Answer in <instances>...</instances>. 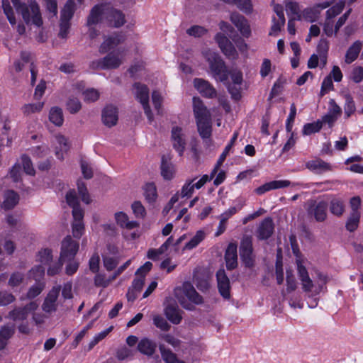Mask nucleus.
I'll return each mask as SVG.
<instances>
[{
	"instance_id": "obj_1",
	"label": "nucleus",
	"mask_w": 363,
	"mask_h": 363,
	"mask_svg": "<svg viewBox=\"0 0 363 363\" xmlns=\"http://www.w3.org/2000/svg\"><path fill=\"white\" fill-rule=\"evenodd\" d=\"M299 279L301 281L302 288L306 292H311L317 295L323 290L327 282V277L318 271H315L309 276L307 270L302 265H298Z\"/></svg>"
},
{
	"instance_id": "obj_2",
	"label": "nucleus",
	"mask_w": 363,
	"mask_h": 363,
	"mask_svg": "<svg viewBox=\"0 0 363 363\" xmlns=\"http://www.w3.org/2000/svg\"><path fill=\"white\" fill-rule=\"evenodd\" d=\"M61 286H53L45 295L41 305L42 311L48 315L56 313H65L70 307L65 303L60 298Z\"/></svg>"
},
{
	"instance_id": "obj_3",
	"label": "nucleus",
	"mask_w": 363,
	"mask_h": 363,
	"mask_svg": "<svg viewBox=\"0 0 363 363\" xmlns=\"http://www.w3.org/2000/svg\"><path fill=\"white\" fill-rule=\"evenodd\" d=\"M179 304H182V288L177 286L173 295L167 298L164 302V313L173 324H179L182 320Z\"/></svg>"
},
{
	"instance_id": "obj_4",
	"label": "nucleus",
	"mask_w": 363,
	"mask_h": 363,
	"mask_svg": "<svg viewBox=\"0 0 363 363\" xmlns=\"http://www.w3.org/2000/svg\"><path fill=\"white\" fill-rule=\"evenodd\" d=\"M17 12L22 15L26 24H33L37 27L43 25V19L38 4L34 0H25L23 4L18 7Z\"/></svg>"
},
{
	"instance_id": "obj_5",
	"label": "nucleus",
	"mask_w": 363,
	"mask_h": 363,
	"mask_svg": "<svg viewBox=\"0 0 363 363\" xmlns=\"http://www.w3.org/2000/svg\"><path fill=\"white\" fill-rule=\"evenodd\" d=\"M152 264L150 262H146L143 266L138 269L135 272L137 276L132 282L131 286L128 289L126 294L128 301H133L138 296V294L141 291L147 274L152 269Z\"/></svg>"
},
{
	"instance_id": "obj_6",
	"label": "nucleus",
	"mask_w": 363,
	"mask_h": 363,
	"mask_svg": "<svg viewBox=\"0 0 363 363\" xmlns=\"http://www.w3.org/2000/svg\"><path fill=\"white\" fill-rule=\"evenodd\" d=\"M205 57L209 63V67L213 77L216 80L225 82L228 79V74L223 60L216 52L208 50Z\"/></svg>"
},
{
	"instance_id": "obj_7",
	"label": "nucleus",
	"mask_w": 363,
	"mask_h": 363,
	"mask_svg": "<svg viewBox=\"0 0 363 363\" xmlns=\"http://www.w3.org/2000/svg\"><path fill=\"white\" fill-rule=\"evenodd\" d=\"M124 56L123 50L111 52L103 59L92 62L91 66L97 69H115L123 63Z\"/></svg>"
},
{
	"instance_id": "obj_8",
	"label": "nucleus",
	"mask_w": 363,
	"mask_h": 363,
	"mask_svg": "<svg viewBox=\"0 0 363 363\" xmlns=\"http://www.w3.org/2000/svg\"><path fill=\"white\" fill-rule=\"evenodd\" d=\"M182 237L174 241L171 236L158 249H150L147 256L149 259L155 260L159 258L160 255L165 252H168L169 255L178 253Z\"/></svg>"
},
{
	"instance_id": "obj_9",
	"label": "nucleus",
	"mask_w": 363,
	"mask_h": 363,
	"mask_svg": "<svg viewBox=\"0 0 363 363\" xmlns=\"http://www.w3.org/2000/svg\"><path fill=\"white\" fill-rule=\"evenodd\" d=\"M345 3L344 1H339L334 6L327 10L325 19L323 23V32L330 37L335 34V21L334 18L339 15L344 9Z\"/></svg>"
},
{
	"instance_id": "obj_10",
	"label": "nucleus",
	"mask_w": 363,
	"mask_h": 363,
	"mask_svg": "<svg viewBox=\"0 0 363 363\" xmlns=\"http://www.w3.org/2000/svg\"><path fill=\"white\" fill-rule=\"evenodd\" d=\"M203 298L189 283L183 284V308L193 310L195 305L202 304Z\"/></svg>"
},
{
	"instance_id": "obj_11",
	"label": "nucleus",
	"mask_w": 363,
	"mask_h": 363,
	"mask_svg": "<svg viewBox=\"0 0 363 363\" xmlns=\"http://www.w3.org/2000/svg\"><path fill=\"white\" fill-rule=\"evenodd\" d=\"M133 89L136 99L142 104L149 121L152 122L153 115L149 106V89L147 86L140 83H135Z\"/></svg>"
},
{
	"instance_id": "obj_12",
	"label": "nucleus",
	"mask_w": 363,
	"mask_h": 363,
	"mask_svg": "<svg viewBox=\"0 0 363 363\" xmlns=\"http://www.w3.org/2000/svg\"><path fill=\"white\" fill-rule=\"evenodd\" d=\"M79 247V244L74 240L70 235L66 236L61 242L60 247V260L69 261L74 258Z\"/></svg>"
},
{
	"instance_id": "obj_13",
	"label": "nucleus",
	"mask_w": 363,
	"mask_h": 363,
	"mask_svg": "<svg viewBox=\"0 0 363 363\" xmlns=\"http://www.w3.org/2000/svg\"><path fill=\"white\" fill-rule=\"evenodd\" d=\"M240 254L247 267H250L253 266L254 256L252 254V238L251 236H243L240 242Z\"/></svg>"
},
{
	"instance_id": "obj_14",
	"label": "nucleus",
	"mask_w": 363,
	"mask_h": 363,
	"mask_svg": "<svg viewBox=\"0 0 363 363\" xmlns=\"http://www.w3.org/2000/svg\"><path fill=\"white\" fill-rule=\"evenodd\" d=\"M38 308V304L36 301H30L23 308H16L11 311L8 315V318L13 321L24 320L28 314L35 312Z\"/></svg>"
},
{
	"instance_id": "obj_15",
	"label": "nucleus",
	"mask_w": 363,
	"mask_h": 363,
	"mask_svg": "<svg viewBox=\"0 0 363 363\" xmlns=\"http://www.w3.org/2000/svg\"><path fill=\"white\" fill-rule=\"evenodd\" d=\"M331 4L330 1H324L304 9L301 12V20L303 19L311 23L316 21L319 18L321 11L328 8Z\"/></svg>"
},
{
	"instance_id": "obj_16",
	"label": "nucleus",
	"mask_w": 363,
	"mask_h": 363,
	"mask_svg": "<svg viewBox=\"0 0 363 363\" xmlns=\"http://www.w3.org/2000/svg\"><path fill=\"white\" fill-rule=\"evenodd\" d=\"M193 84L194 88L203 97L208 99H214L217 96L216 89L207 80L201 78H196L194 79Z\"/></svg>"
},
{
	"instance_id": "obj_17",
	"label": "nucleus",
	"mask_w": 363,
	"mask_h": 363,
	"mask_svg": "<svg viewBox=\"0 0 363 363\" xmlns=\"http://www.w3.org/2000/svg\"><path fill=\"white\" fill-rule=\"evenodd\" d=\"M328 204L325 201H311L308 213L313 216L316 221L323 222L327 218Z\"/></svg>"
},
{
	"instance_id": "obj_18",
	"label": "nucleus",
	"mask_w": 363,
	"mask_h": 363,
	"mask_svg": "<svg viewBox=\"0 0 363 363\" xmlns=\"http://www.w3.org/2000/svg\"><path fill=\"white\" fill-rule=\"evenodd\" d=\"M216 40L223 54L228 58L235 60L238 57V53L232 43L224 35L218 33L216 36Z\"/></svg>"
},
{
	"instance_id": "obj_19",
	"label": "nucleus",
	"mask_w": 363,
	"mask_h": 363,
	"mask_svg": "<svg viewBox=\"0 0 363 363\" xmlns=\"http://www.w3.org/2000/svg\"><path fill=\"white\" fill-rule=\"evenodd\" d=\"M53 145L57 158L61 160H63L65 155L69 151L70 147L68 139L62 134H57L55 136Z\"/></svg>"
},
{
	"instance_id": "obj_20",
	"label": "nucleus",
	"mask_w": 363,
	"mask_h": 363,
	"mask_svg": "<svg viewBox=\"0 0 363 363\" xmlns=\"http://www.w3.org/2000/svg\"><path fill=\"white\" fill-rule=\"evenodd\" d=\"M274 230V225L271 218H264L259 224L256 236L259 240H267L271 237Z\"/></svg>"
},
{
	"instance_id": "obj_21",
	"label": "nucleus",
	"mask_w": 363,
	"mask_h": 363,
	"mask_svg": "<svg viewBox=\"0 0 363 363\" xmlns=\"http://www.w3.org/2000/svg\"><path fill=\"white\" fill-rule=\"evenodd\" d=\"M107 10L108 5L106 4H101L94 6L87 18V26L91 27L97 24L100 22L103 16L106 18Z\"/></svg>"
},
{
	"instance_id": "obj_22",
	"label": "nucleus",
	"mask_w": 363,
	"mask_h": 363,
	"mask_svg": "<svg viewBox=\"0 0 363 363\" xmlns=\"http://www.w3.org/2000/svg\"><path fill=\"white\" fill-rule=\"evenodd\" d=\"M306 167L310 171L317 174H322L327 172L333 171V166L320 158H315L308 161Z\"/></svg>"
},
{
	"instance_id": "obj_23",
	"label": "nucleus",
	"mask_w": 363,
	"mask_h": 363,
	"mask_svg": "<svg viewBox=\"0 0 363 363\" xmlns=\"http://www.w3.org/2000/svg\"><path fill=\"white\" fill-rule=\"evenodd\" d=\"M193 109L196 121L211 118V114L199 97L193 98Z\"/></svg>"
},
{
	"instance_id": "obj_24",
	"label": "nucleus",
	"mask_w": 363,
	"mask_h": 363,
	"mask_svg": "<svg viewBox=\"0 0 363 363\" xmlns=\"http://www.w3.org/2000/svg\"><path fill=\"white\" fill-rule=\"evenodd\" d=\"M216 277L220 294L225 298H230V280L225 270L219 269L216 273Z\"/></svg>"
},
{
	"instance_id": "obj_25",
	"label": "nucleus",
	"mask_w": 363,
	"mask_h": 363,
	"mask_svg": "<svg viewBox=\"0 0 363 363\" xmlns=\"http://www.w3.org/2000/svg\"><path fill=\"white\" fill-rule=\"evenodd\" d=\"M230 74L233 84H230L228 89L232 96L235 99H238L240 97V94L237 86H240L242 82V74L238 69L230 71Z\"/></svg>"
},
{
	"instance_id": "obj_26",
	"label": "nucleus",
	"mask_w": 363,
	"mask_h": 363,
	"mask_svg": "<svg viewBox=\"0 0 363 363\" xmlns=\"http://www.w3.org/2000/svg\"><path fill=\"white\" fill-rule=\"evenodd\" d=\"M102 121L104 124L108 127H112L115 125L118 121V110L112 106H106L102 111Z\"/></svg>"
},
{
	"instance_id": "obj_27",
	"label": "nucleus",
	"mask_w": 363,
	"mask_h": 363,
	"mask_svg": "<svg viewBox=\"0 0 363 363\" xmlns=\"http://www.w3.org/2000/svg\"><path fill=\"white\" fill-rule=\"evenodd\" d=\"M73 223H72V235L77 238L79 239L84 231V225L83 223L84 213L79 210H74L73 212Z\"/></svg>"
},
{
	"instance_id": "obj_28",
	"label": "nucleus",
	"mask_w": 363,
	"mask_h": 363,
	"mask_svg": "<svg viewBox=\"0 0 363 363\" xmlns=\"http://www.w3.org/2000/svg\"><path fill=\"white\" fill-rule=\"evenodd\" d=\"M106 19L109 23L116 28L122 26L125 23V16L122 11L108 6Z\"/></svg>"
},
{
	"instance_id": "obj_29",
	"label": "nucleus",
	"mask_w": 363,
	"mask_h": 363,
	"mask_svg": "<svg viewBox=\"0 0 363 363\" xmlns=\"http://www.w3.org/2000/svg\"><path fill=\"white\" fill-rule=\"evenodd\" d=\"M291 182L289 180H275L264 184L255 189V192L258 195H262L267 191L274 189L285 188L290 186Z\"/></svg>"
},
{
	"instance_id": "obj_30",
	"label": "nucleus",
	"mask_w": 363,
	"mask_h": 363,
	"mask_svg": "<svg viewBox=\"0 0 363 363\" xmlns=\"http://www.w3.org/2000/svg\"><path fill=\"white\" fill-rule=\"evenodd\" d=\"M225 259L228 269H233L238 266L237 245L230 243L226 249Z\"/></svg>"
},
{
	"instance_id": "obj_31",
	"label": "nucleus",
	"mask_w": 363,
	"mask_h": 363,
	"mask_svg": "<svg viewBox=\"0 0 363 363\" xmlns=\"http://www.w3.org/2000/svg\"><path fill=\"white\" fill-rule=\"evenodd\" d=\"M123 35L118 33H115L106 38L99 48L101 53H105L108 50L114 48L118 45L123 41Z\"/></svg>"
},
{
	"instance_id": "obj_32",
	"label": "nucleus",
	"mask_w": 363,
	"mask_h": 363,
	"mask_svg": "<svg viewBox=\"0 0 363 363\" xmlns=\"http://www.w3.org/2000/svg\"><path fill=\"white\" fill-rule=\"evenodd\" d=\"M15 333L13 325H5L0 328V351L4 350Z\"/></svg>"
},
{
	"instance_id": "obj_33",
	"label": "nucleus",
	"mask_w": 363,
	"mask_h": 363,
	"mask_svg": "<svg viewBox=\"0 0 363 363\" xmlns=\"http://www.w3.org/2000/svg\"><path fill=\"white\" fill-rule=\"evenodd\" d=\"M230 21L243 35L249 36L250 34V28L247 20L242 16L239 13H232Z\"/></svg>"
},
{
	"instance_id": "obj_34",
	"label": "nucleus",
	"mask_w": 363,
	"mask_h": 363,
	"mask_svg": "<svg viewBox=\"0 0 363 363\" xmlns=\"http://www.w3.org/2000/svg\"><path fill=\"white\" fill-rule=\"evenodd\" d=\"M156 347L157 344L148 338L142 339L138 345V350L147 356L153 354Z\"/></svg>"
},
{
	"instance_id": "obj_35",
	"label": "nucleus",
	"mask_w": 363,
	"mask_h": 363,
	"mask_svg": "<svg viewBox=\"0 0 363 363\" xmlns=\"http://www.w3.org/2000/svg\"><path fill=\"white\" fill-rule=\"evenodd\" d=\"M329 208L333 215L337 217H340L345 212V206L343 200L341 199L333 198L330 201Z\"/></svg>"
},
{
	"instance_id": "obj_36",
	"label": "nucleus",
	"mask_w": 363,
	"mask_h": 363,
	"mask_svg": "<svg viewBox=\"0 0 363 363\" xmlns=\"http://www.w3.org/2000/svg\"><path fill=\"white\" fill-rule=\"evenodd\" d=\"M198 131L203 139H208L211 135V118L208 120L197 121Z\"/></svg>"
},
{
	"instance_id": "obj_37",
	"label": "nucleus",
	"mask_w": 363,
	"mask_h": 363,
	"mask_svg": "<svg viewBox=\"0 0 363 363\" xmlns=\"http://www.w3.org/2000/svg\"><path fill=\"white\" fill-rule=\"evenodd\" d=\"M19 201L18 194L13 190L7 191L4 194L2 207L5 209L13 208Z\"/></svg>"
},
{
	"instance_id": "obj_38",
	"label": "nucleus",
	"mask_w": 363,
	"mask_h": 363,
	"mask_svg": "<svg viewBox=\"0 0 363 363\" xmlns=\"http://www.w3.org/2000/svg\"><path fill=\"white\" fill-rule=\"evenodd\" d=\"M115 218L118 225L122 228H125L129 230L135 228L139 225L138 223L136 221L128 220V216L123 212L116 213L115 214Z\"/></svg>"
},
{
	"instance_id": "obj_39",
	"label": "nucleus",
	"mask_w": 363,
	"mask_h": 363,
	"mask_svg": "<svg viewBox=\"0 0 363 363\" xmlns=\"http://www.w3.org/2000/svg\"><path fill=\"white\" fill-rule=\"evenodd\" d=\"M362 49V43L360 41L354 42L347 50L345 55V62L347 64L352 63L354 61Z\"/></svg>"
},
{
	"instance_id": "obj_40",
	"label": "nucleus",
	"mask_w": 363,
	"mask_h": 363,
	"mask_svg": "<svg viewBox=\"0 0 363 363\" xmlns=\"http://www.w3.org/2000/svg\"><path fill=\"white\" fill-rule=\"evenodd\" d=\"M49 120L56 126H61L64 122V117L62 108L52 107L49 113Z\"/></svg>"
},
{
	"instance_id": "obj_41",
	"label": "nucleus",
	"mask_w": 363,
	"mask_h": 363,
	"mask_svg": "<svg viewBox=\"0 0 363 363\" xmlns=\"http://www.w3.org/2000/svg\"><path fill=\"white\" fill-rule=\"evenodd\" d=\"M75 11L74 0H68L61 11L60 20L70 21Z\"/></svg>"
},
{
	"instance_id": "obj_42",
	"label": "nucleus",
	"mask_w": 363,
	"mask_h": 363,
	"mask_svg": "<svg viewBox=\"0 0 363 363\" xmlns=\"http://www.w3.org/2000/svg\"><path fill=\"white\" fill-rule=\"evenodd\" d=\"M53 259L52 251L49 248H43L38 251L36 261L43 265L50 264Z\"/></svg>"
},
{
	"instance_id": "obj_43",
	"label": "nucleus",
	"mask_w": 363,
	"mask_h": 363,
	"mask_svg": "<svg viewBox=\"0 0 363 363\" xmlns=\"http://www.w3.org/2000/svg\"><path fill=\"white\" fill-rule=\"evenodd\" d=\"M206 234L203 230L197 231L195 235H194L191 240L187 242L184 246H183V250H191L195 248L203 240Z\"/></svg>"
},
{
	"instance_id": "obj_44",
	"label": "nucleus",
	"mask_w": 363,
	"mask_h": 363,
	"mask_svg": "<svg viewBox=\"0 0 363 363\" xmlns=\"http://www.w3.org/2000/svg\"><path fill=\"white\" fill-rule=\"evenodd\" d=\"M360 213H350L345 225L346 229L350 232H354L359 226Z\"/></svg>"
},
{
	"instance_id": "obj_45",
	"label": "nucleus",
	"mask_w": 363,
	"mask_h": 363,
	"mask_svg": "<svg viewBox=\"0 0 363 363\" xmlns=\"http://www.w3.org/2000/svg\"><path fill=\"white\" fill-rule=\"evenodd\" d=\"M152 321L154 325L162 331H169L170 330V325L167 320L160 314L152 315Z\"/></svg>"
},
{
	"instance_id": "obj_46",
	"label": "nucleus",
	"mask_w": 363,
	"mask_h": 363,
	"mask_svg": "<svg viewBox=\"0 0 363 363\" xmlns=\"http://www.w3.org/2000/svg\"><path fill=\"white\" fill-rule=\"evenodd\" d=\"M144 196L149 203L154 202L157 196V189L153 183H147L144 187Z\"/></svg>"
},
{
	"instance_id": "obj_47",
	"label": "nucleus",
	"mask_w": 363,
	"mask_h": 363,
	"mask_svg": "<svg viewBox=\"0 0 363 363\" xmlns=\"http://www.w3.org/2000/svg\"><path fill=\"white\" fill-rule=\"evenodd\" d=\"M172 139L173 146L178 152L179 155H182V129L180 128H174L172 130Z\"/></svg>"
},
{
	"instance_id": "obj_48",
	"label": "nucleus",
	"mask_w": 363,
	"mask_h": 363,
	"mask_svg": "<svg viewBox=\"0 0 363 363\" xmlns=\"http://www.w3.org/2000/svg\"><path fill=\"white\" fill-rule=\"evenodd\" d=\"M285 6L287 15L289 16H294V18H295L296 20H301V13H300L299 5L297 2L289 1L286 4Z\"/></svg>"
},
{
	"instance_id": "obj_49",
	"label": "nucleus",
	"mask_w": 363,
	"mask_h": 363,
	"mask_svg": "<svg viewBox=\"0 0 363 363\" xmlns=\"http://www.w3.org/2000/svg\"><path fill=\"white\" fill-rule=\"evenodd\" d=\"M66 201L67 204L72 208V213L74 210H79L82 213H84V211L79 206L78 199L74 190H70L67 193Z\"/></svg>"
},
{
	"instance_id": "obj_50",
	"label": "nucleus",
	"mask_w": 363,
	"mask_h": 363,
	"mask_svg": "<svg viewBox=\"0 0 363 363\" xmlns=\"http://www.w3.org/2000/svg\"><path fill=\"white\" fill-rule=\"evenodd\" d=\"M345 103L344 105V113L345 117L348 118L350 117L356 111L354 101L350 94L345 95Z\"/></svg>"
},
{
	"instance_id": "obj_51",
	"label": "nucleus",
	"mask_w": 363,
	"mask_h": 363,
	"mask_svg": "<svg viewBox=\"0 0 363 363\" xmlns=\"http://www.w3.org/2000/svg\"><path fill=\"white\" fill-rule=\"evenodd\" d=\"M323 126V121L319 120L310 123H306L303 125L302 133L303 135H309L313 133L318 132Z\"/></svg>"
},
{
	"instance_id": "obj_52",
	"label": "nucleus",
	"mask_w": 363,
	"mask_h": 363,
	"mask_svg": "<svg viewBox=\"0 0 363 363\" xmlns=\"http://www.w3.org/2000/svg\"><path fill=\"white\" fill-rule=\"evenodd\" d=\"M62 296L60 298L62 301L66 303L67 300L72 299L73 298L72 294V284L70 281L65 283L62 286H61Z\"/></svg>"
},
{
	"instance_id": "obj_53",
	"label": "nucleus",
	"mask_w": 363,
	"mask_h": 363,
	"mask_svg": "<svg viewBox=\"0 0 363 363\" xmlns=\"http://www.w3.org/2000/svg\"><path fill=\"white\" fill-rule=\"evenodd\" d=\"M44 106L43 102L26 104L22 107V111L26 115H30L36 112H40Z\"/></svg>"
},
{
	"instance_id": "obj_54",
	"label": "nucleus",
	"mask_w": 363,
	"mask_h": 363,
	"mask_svg": "<svg viewBox=\"0 0 363 363\" xmlns=\"http://www.w3.org/2000/svg\"><path fill=\"white\" fill-rule=\"evenodd\" d=\"M82 94L84 101L86 102H94L99 99L100 96L99 91L94 88L86 89Z\"/></svg>"
},
{
	"instance_id": "obj_55",
	"label": "nucleus",
	"mask_w": 363,
	"mask_h": 363,
	"mask_svg": "<svg viewBox=\"0 0 363 363\" xmlns=\"http://www.w3.org/2000/svg\"><path fill=\"white\" fill-rule=\"evenodd\" d=\"M45 287V284L43 282H37L34 285H33L28 291L27 298H34L38 295L41 294L43 289Z\"/></svg>"
},
{
	"instance_id": "obj_56",
	"label": "nucleus",
	"mask_w": 363,
	"mask_h": 363,
	"mask_svg": "<svg viewBox=\"0 0 363 363\" xmlns=\"http://www.w3.org/2000/svg\"><path fill=\"white\" fill-rule=\"evenodd\" d=\"M24 172L29 175H34L35 171L33 168L30 158L26 155H23L21 157Z\"/></svg>"
},
{
	"instance_id": "obj_57",
	"label": "nucleus",
	"mask_w": 363,
	"mask_h": 363,
	"mask_svg": "<svg viewBox=\"0 0 363 363\" xmlns=\"http://www.w3.org/2000/svg\"><path fill=\"white\" fill-rule=\"evenodd\" d=\"M2 7L11 25L16 24V18L9 1L8 0H2Z\"/></svg>"
},
{
	"instance_id": "obj_58",
	"label": "nucleus",
	"mask_w": 363,
	"mask_h": 363,
	"mask_svg": "<svg viewBox=\"0 0 363 363\" xmlns=\"http://www.w3.org/2000/svg\"><path fill=\"white\" fill-rule=\"evenodd\" d=\"M112 330L113 327L111 326L108 328L96 334L89 342V350H91L96 344H98L101 340L104 339Z\"/></svg>"
},
{
	"instance_id": "obj_59",
	"label": "nucleus",
	"mask_w": 363,
	"mask_h": 363,
	"mask_svg": "<svg viewBox=\"0 0 363 363\" xmlns=\"http://www.w3.org/2000/svg\"><path fill=\"white\" fill-rule=\"evenodd\" d=\"M77 189L79 196H81V199L83 202L86 204L91 203V199L89 194H88L87 189L84 182L79 181L77 182Z\"/></svg>"
},
{
	"instance_id": "obj_60",
	"label": "nucleus",
	"mask_w": 363,
	"mask_h": 363,
	"mask_svg": "<svg viewBox=\"0 0 363 363\" xmlns=\"http://www.w3.org/2000/svg\"><path fill=\"white\" fill-rule=\"evenodd\" d=\"M160 350L161 351L162 357L166 363H179L177 359L175 354L171 351L164 349L162 345L160 347Z\"/></svg>"
},
{
	"instance_id": "obj_61",
	"label": "nucleus",
	"mask_w": 363,
	"mask_h": 363,
	"mask_svg": "<svg viewBox=\"0 0 363 363\" xmlns=\"http://www.w3.org/2000/svg\"><path fill=\"white\" fill-rule=\"evenodd\" d=\"M82 108L80 101L76 98H71L67 103V108L71 113H77Z\"/></svg>"
},
{
	"instance_id": "obj_62",
	"label": "nucleus",
	"mask_w": 363,
	"mask_h": 363,
	"mask_svg": "<svg viewBox=\"0 0 363 363\" xmlns=\"http://www.w3.org/2000/svg\"><path fill=\"white\" fill-rule=\"evenodd\" d=\"M152 100L155 110L158 114H162V111L161 108L162 97L161 94L157 91H154L152 94Z\"/></svg>"
},
{
	"instance_id": "obj_63",
	"label": "nucleus",
	"mask_w": 363,
	"mask_h": 363,
	"mask_svg": "<svg viewBox=\"0 0 363 363\" xmlns=\"http://www.w3.org/2000/svg\"><path fill=\"white\" fill-rule=\"evenodd\" d=\"M45 274V269L42 265H37L33 267L30 272V277L35 279L36 281H39Z\"/></svg>"
},
{
	"instance_id": "obj_64",
	"label": "nucleus",
	"mask_w": 363,
	"mask_h": 363,
	"mask_svg": "<svg viewBox=\"0 0 363 363\" xmlns=\"http://www.w3.org/2000/svg\"><path fill=\"white\" fill-rule=\"evenodd\" d=\"M350 79L355 83H359L363 80V67L358 66L353 68L350 74Z\"/></svg>"
}]
</instances>
